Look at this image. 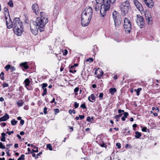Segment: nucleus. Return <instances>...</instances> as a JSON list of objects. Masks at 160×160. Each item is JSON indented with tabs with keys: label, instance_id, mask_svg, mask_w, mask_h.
I'll use <instances>...</instances> for the list:
<instances>
[{
	"label": "nucleus",
	"instance_id": "f257e3e1",
	"mask_svg": "<svg viewBox=\"0 0 160 160\" xmlns=\"http://www.w3.org/2000/svg\"><path fill=\"white\" fill-rule=\"evenodd\" d=\"M40 17H38L35 21L32 20L30 21V27L32 32L34 35L36 33H34V31H38L39 30L40 32L44 31V27L48 22V15L43 12L40 13Z\"/></svg>",
	"mask_w": 160,
	"mask_h": 160
},
{
	"label": "nucleus",
	"instance_id": "f03ea898",
	"mask_svg": "<svg viewBox=\"0 0 160 160\" xmlns=\"http://www.w3.org/2000/svg\"><path fill=\"white\" fill-rule=\"evenodd\" d=\"M22 22L19 18H16L13 20V27L14 33L18 36H20L22 34L23 27Z\"/></svg>",
	"mask_w": 160,
	"mask_h": 160
},
{
	"label": "nucleus",
	"instance_id": "7ed1b4c3",
	"mask_svg": "<svg viewBox=\"0 0 160 160\" xmlns=\"http://www.w3.org/2000/svg\"><path fill=\"white\" fill-rule=\"evenodd\" d=\"M106 3L101 5V15L102 17H104L106 15L107 11H108L110 8V3H114L116 0H105Z\"/></svg>",
	"mask_w": 160,
	"mask_h": 160
},
{
	"label": "nucleus",
	"instance_id": "20e7f679",
	"mask_svg": "<svg viewBox=\"0 0 160 160\" xmlns=\"http://www.w3.org/2000/svg\"><path fill=\"white\" fill-rule=\"evenodd\" d=\"M130 9L129 2L126 1L121 4L120 6V9L121 13L122 16H125L128 14L129 10Z\"/></svg>",
	"mask_w": 160,
	"mask_h": 160
},
{
	"label": "nucleus",
	"instance_id": "39448f33",
	"mask_svg": "<svg viewBox=\"0 0 160 160\" xmlns=\"http://www.w3.org/2000/svg\"><path fill=\"white\" fill-rule=\"evenodd\" d=\"M112 16L115 27H118L121 24L122 21L120 14L118 12L115 11L113 12Z\"/></svg>",
	"mask_w": 160,
	"mask_h": 160
},
{
	"label": "nucleus",
	"instance_id": "423d86ee",
	"mask_svg": "<svg viewBox=\"0 0 160 160\" xmlns=\"http://www.w3.org/2000/svg\"><path fill=\"white\" fill-rule=\"evenodd\" d=\"M93 11L92 8L90 7H86L82 12L81 16L83 18L91 19Z\"/></svg>",
	"mask_w": 160,
	"mask_h": 160
},
{
	"label": "nucleus",
	"instance_id": "0eeeda50",
	"mask_svg": "<svg viewBox=\"0 0 160 160\" xmlns=\"http://www.w3.org/2000/svg\"><path fill=\"white\" fill-rule=\"evenodd\" d=\"M125 31L127 33H129L131 29V23L130 20L127 18H125L123 25Z\"/></svg>",
	"mask_w": 160,
	"mask_h": 160
},
{
	"label": "nucleus",
	"instance_id": "6e6552de",
	"mask_svg": "<svg viewBox=\"0 0 160 160\" xmlns=\"http://www.w3.org/2000/svg\"><path fill=\"white\" fill-rule=\"evenodd\" d=\"M136 16V22L140 28H143L144 25L143 17L139 14H137Z\"/></svg>",
	"mask_w": 160,
	"mask_h": 160
},
{
	"label": "nucleus",
	"instance_id": "1a4fd4ad",
	"mask_svg": "<svg viewBox=\"0 0 160 160\" xmlns=\"http://www.w3.org/2000/svg\"><path fill=\"white\" fill-rule=\"evenodd\" d=\"M6 23L8 28L10 29L13 27V21L12 22L10 17H6Z\"/></svg>",
	"mask_w": 160,
	"mask_h": 160
},
{
	"label": "nucleus",
	"instance_id": "9d476101",
	"mask_svg": "<svg viewBox=\"0 0 160 160\" xmlns=\"http://www.w3.org/2000/svg\"><path fill=\"white\" fill-rule=\"evenodd\" d=\"M32 9L33 12L37 15L39 13V8L38 4L35 3H33L32 6Z\"/></svg>",
	"mask_w": 160,
	"mask_h": 160
},
{
	"label": "nucleus",
	"instance_id": "9b49d317",
	"mask_svg": "<svg viewBox=\"0 0 160 160\" xmlns=\"http://www.w3.org/2000/svg\"><path fill=\"white\" fill-rule=\"evenodd\" d=\"M134 3L138 9L142 13L143 11V8L141 3L137 0H134Z\"/></svg>",
	"mask_w": 160,
	"mask_h": 160
},
{
	"label": "nucleus",
	"instance_id": "f8f14e48",
	"mask_svg": "<svg viewBox=\"0 0 160 160\" xmlns=\"http://www.w3.org/2000/svg\"><path fill=\"white\" fill-rule=\"evenodd\" d=\"M93 3V8L96 11H98L100 9V6H101L100 9V12L101 13V5L103 4L101 3H98L97 2H92Z\"/></svg>",
	"mask_w": 160,
	"mask_h": 160
},
{
	"label": "nucleus",
	"instance_id": "ddd939ff",
	"mask_svg": "<svg viewBox=\"0 0 160 160\" xmlns=\"http://www.w3.org/2000/svg\"><path fill=\"white\" fill-rule=\"evenodd\" d=\"M91 19L83 18L82 19V16H81V24L82 26L86 27L87 26L89 23Z\"/></svg>",
	"mask_w": 160,
	"mask_h": 160
},
{
	"label": "nucleus",
	"instance_id": "4468645a",
	"mask_svg": "<svg viewBox=\"0 0 160 160\" xmlns=\"http://www.w3.org/2000/svg\"><path fill=\"white\" fill-rule=\"evenodd\" d=\"M30 83V81L28 78H26L25 79L24 82V84L25 87L28 90H32L31 87L29 86Z\"/></svg>",
	"mask_w": 160,
	"mask_h": 160
},
{
	"label": "nucleus",
	"instance_id": "2eb2a0df",
	"mask_svg": "<svg viewBox=\"0 0 160 160\" xmlns=\"http://www.w3.org/2000/svg\"><path fill=\"white\" fill-rule=\"evenodd\" d=\"M146 5L149 8H152L154 5V2L152 0H144Z\"/></svg>",
	"mask_w": 160,
	"mask_h": 160
},
{
	"label": "nucleus",
	"instance_id": "dca6fc26",
	"mask_svg": "<svg viewBox=\"0 0 160 160\" xmlns=\"http://www.w3.org/2000/svg\"><path fill=\"white\" fill-rule=\"evenodd\" d=\"M145 15L146 16V19L147 20V22H148L149 24H151L152 23V17L151 16L150 14L149 15L148 13L147 14V13H145Z\"/></svg>",
	"mask_w": 160,
	"mask_h": 160
},
{
	"label": "nucleus",
	"instance_id": "f3484780",
	"mask_svg": "<svg viewBox=\"0 0 160 160\" xmlns=\"http://www.w3.org/2000/svg\"><path fill=\"white\" fill-rule=\"evenodd\" d=\"M9 118V116L6 113L3 116L0 118V122L6 121Z\"/></svg>",
	"mask_w": 160,
	"mask_h": 160
},
{
	"label": "nucleus",
	"instance_id": "a211bd4d",
	"mask_svg": "<svg viewBox=\"0 0 160 160\" xmlns=\"http://www.w3.org/2000/svg\"><path fill=\"white\" fill-rule=\"evenodd\" d=\"M88 100L90 102H93L96 100V97L94 94H92L88 97Z\"/></svg>",
	"mask_w": 160,
	"mask_h": 160
},
{
	"label": "nucleus",
	"instance_id": "6ab92c4d",
	"mask_svg": "<svg viewBox=\"0 0 160 160\" xmlns=\"http://www.w3.org/2000/svg\"><path fill=\"white\" fill-rule=\"evenodd\" d=\"M4 11L5 18H6V17H10V16L8 8L7 7H5L4 8Z\"/></svg>",
	"mask_w": 160,
	"mask_h": 160
},
{
	"label": "nucleus",
	"instance_id": "aec40b11",
	"mask_svg": "<svg viewBox=\"0 0 160 160\" xmlns=\"http://www.w3.org/2000/svg\"><path fill=\"white\" fill-rule=\"evenodd\" d=\"M28 62H25L23 63H21L19 65L21 67H23L25 69H28L29 68V66L27 65Z\"/></svg>",
	"mask_w": 160,
	"mask_h": 160
},
{
	"label": "nucleus",
	"instance_id": "412c9836",
	"mask_svg": "<svg viewBox=\"0 0 160 160\" xmlns=\"http://www.w3.org/2000/svg\"><path fill=\"white\" fill-rule=\"evenodd\" d=\"M117 91V89L115 88H110L109 90V92L111 95H113L114 93Z\"/></svg>",
	"mask_w": 160,
	"mask_h": 160
},
{
	"label": "nucleus",
	"instance_id": "4be33fe9",
	"mask_svg": "<svg viewBox=\"0 0 160 160\" xmlns=\"http://www.w3.org/2000/svg\"><path fill=\"white\" fill-rule=\"evenodd\" d=\"M59 13V11L58 8L57 7H55L54 9L53 10V14L55 15V16H57Z\"/></svg>",
	"mask_w": 160,
	"mask_h": 160
},
{
	"label": "nucleus",
	"instance_id": "5701e85b",
	"mask_svg": "<svg viewBox=\"0 0 160 160\" xmlns=\"http://www.w3.org/2000/svg\"><path fill=\"white\" fill-rule=\"evenodd\" d=\"M135 137L136 138H139L142 135L141 133L138 132V131H136L135 132Z\"/></svg>",
	"mask_w": 160,
	"mask_h": 160
},
{
	"label": "nucleus",
	"instance_id": "b1692460",
	"mask_svg": "<svg viewBox=\"0 0 160 160\" xmlns=\"http://www.w3.org/2000/svg\"><path fill=\"white\" fill-rule=\"evenodd\" d=\"M96 2L98 3H101V4H104L106 3V1L105 0H95Z\"/></svg>",
	"mask_w": 160,
	"mask_h": 160
},
{
	"label": "nucleus",
	"instance_id": "393cba45",
	"mask_svg": "<svg viewBox=\"0 0 160 160\" xmlns=\"http://www.w3.org/2000/svg\"><path fill=\"white\" fill-rule=\"evenodd\" d=\"M23 103V102H22V100H19L17 102V106L20 107L22 106Z\"/></svg>",
	"mask_w": 160,
	"mask_h": 160
},
{
	"label": "nucleus",
	"instance_id": "a878e982",
	"mask_svg": "<svg viewBox=\"0 0 160 160\" xmlns=\"http://www.w3.org/2000/svg\"><path fill=\"white\" fill-rule=\"evenodd\" d=\"M31 146L34 149H36V150L32 149V151L33 152H38V148L36 147L35 146H34L32 144H31Z\"/></svg>",
	"mask_w": 160,
	"mask_h": 160
},
{
	"label": "nucleus",
	"instance_id": "bb28decb",
	"mask_svg": "<svg viewBox=\"0 0 160 160\" xmlns=\"http://www.w3.org/2000/svg\"><path fill=\"white\" fill-rule=\"evenodd\" d=\"M141 90L142 88H138L137 89H135L134 91L136 92L137 95L138 96L140 94L139 92L140 91H141Z\"/></svg>",
	"mask_w": 160,
	"mask_h": 160
},
{
	"label": "nucleus",
	"instance_id": "cd10ccee",
	"mask_svg": "<svg viewBox=\"0 0 160 160\" xmlns=\"http://www.w3.org/2000/svg\"><path fill=\"white\" fill-rule=\"evenodd\" d=\"M18 121H17L15 120L14 119H13L11 121V124L12 125L14 126L17 123Z\"/></svg>",
	"mask_w": 160,
	"mask_h": 160
},
{
	"label": "nucleus",
	"instance_id": "c85d7f7f",
	"mask_svg": "<svg viewBox=\"0 0 160 160\" xmlns=\"http://www.w3.org/2000/svg\"><path fill=\"white\" fill-rule=\"evenodd\" d=\"M24 157L25 155L24 154H22L20 157L18 158V160H24Z\"/></svg>",
	"mask_w": 160,
	"mask_h": 160
},
{
	"label": "nucleus",
	"instance_id": "c756f323",
	"mask_svg": "<svg viewBox=\"0 0 160 160\" xmlns=\"http://www.w3.org/2000/svg\"><path fill=\"white\" fill-rule=\"evenodd\" d=\"M8 5L10 7H12L13 6V4L12 2V0H10L8 3Z\"/></svg>",
	"mask_w": 160,
	"mask_h": 160
},
{
	"label": "nucleus",
	"instance_id": "7c9ffc66",
	"mask_svg": "<svg viewBox=\"0 0 160 160\" xmlns=\"http://www.w3.org/2000/svg\"><path fill=\"white\" fill-rule=\"evenodd\" d=\"M11 68V66L9 64H8L5 67V68L6 69V70L8 71L9 69Z\"/></svg>",
	"mask_w": 160,
	"mask_h": 160
},
{
	"label": "nucleus",
	"instance_id": "2f4dec72",
	"mask_svg": "<svg viewBox=\"0 0 160 160\" xmlns=\"http://www.w3.org/2000/svg\"><path fill=\"white\" fill-rule=\"evenodd\" d=\"M41 85L42 86V88L43 90L48 86V84L46 83H43Z\"/></svg>",
	"mask_w": 160,
	"mask_h": 160
},
{
	"label": "nucleus",
	"instance_id": "473e14b6",
	"mask_svg": "<svg viewBox=\"0 0 160 160\" xmlns=\"http://www.w3.org/2000/svg\"><path fill=\"white\" fill-rule=\"evenodd\" d=\"M47 148H48L50 150H52V146L50 144H47Z\"/></svg>",
	"mask_w": 160,
	"mask_h": 160
},
{
	"label": "nucleus",
	"instance_id": "72a5a7b5",
	"mask_svg": "<svg viewBox=\"0 0 160 160\" xmlns=\"http://www.w3.org/2000/svg\"><path fill=\"white\" fill-rule=\"evenodd\" d=\"M43 90V92L42 94V95L43 96H44L45 95H46L47 93V90L46 88H44Z\"/></svg>",
	"mask_w": 160,
	"mask_h": 160
},
{
	"label": "nucleus",
	"instance_id": "f704fd0d",
	"mask_svg": "<svg viewBox=\"0 0 160 160\" xmlns=\"http://www.w3.org/2000/svg\"><path fill=\"white\" fill-rule=\"evenodd\" d=\"M69 112L70 114H71L72 113H73V114H75L76 113V112L74 110L70 109L69 111Z\"/></svg>",
	"mask_w": 160,
	"mask_h": 160
},
{
	"label": "nucleus",
	"instance_id": "c9c22d12",
	"mask_svg": "<svg viewBox=\"0 0 160 160\" xmlns=\"http://www.w3.org/2000/svg\"><path fill=\"white\" fill-rule=\"evenodd\" d=\"M0 148L2 149H5V146L3 145L2 143L1 142H0Z\"/></svg>",
	"mask_w": 160,
	"mask_h": 160
},
{
	"label": "nucleus",
	"instance_id": "e433bc0d",
	"mask_svg": "<svg viewBox=\"0 0 160 160\" xmlns=\"http://www.w3.org/2000/svg\"><path fill=\"white\" fill-rule=\"evenodd\" d=\"M54 114L56 115L59 112V110L58 108H55L54 109Z\"/></svg>",
	"mask_w": 160,
	"mask_h": 160
},
{
	"label": "nucleus",
	"instance_id": "4c0bfd02",
	"mask_svg": "<svg viewBox=\"0 0 160 160\" xmlns=\"http://www.w3.org/2000/svg\"><path fill=\"white\" fill-rule=\"evenodd\" d=\"M2 85L3 88H4L5 87H8V83H7L4 82L2 84Z\"/></svg>",
	"mask_w": 160,
	"mask_h": 160
},
{
	"label": "nucleus",
	"instance_id": "58836bf2",
	"mask_svg": "<svg viewBox=\"0 0 160 160\" xmlns=\"http://www.w3.org/2000/svg\"><path fill=\"white\" fill-rule=\"evenodd\" d=\"M80 107L83 109L86 108V107L85 103H83L81 105Z\"/></svg>",
	"mask_w": 160,
	"mask_h": 160
},
{
	"label": "nucleus",
	"instance_id": "ea45409f",
	"mask_svg": "<svg viewBox=\"0 0 160 160\" xmlns=\"http://www.w3.org/2000/svg\"><path fill=\"white\" fill-rule=\"evenodd\" d=\"M48 108L45 107L43 109V113L44 114H47V110Z\"/></svg>",
	"mask_w": 160,
	"mask_h": 160
},
{
	"label": "nucleus",
	"instance_id": "a19ab883",
	"mask_svg": "<svg viewBox=\"0 0 160 160\" xmlns=\"http://www.w3.org/2000/svg\"><path fill=\"white\" fill-rule=\"evenodd\" d=\"M102 147H105L106 148L107 146L106 145V144L104 143V142H103L102 143H101L99 144Z\"/></svg>",
	"mask_w": 160,
	"mask_h": 160
},
{
	"label": "nucleus",
	"instance_id": "79ce46f5",
	"mask_svg": "<svg viewBox=\"0 0 160 160\" xmlns=\"http://www.w3.org/2000/svg\"><path fill=\"white\" fill-rule=\"evenodd\" d=\"M69 71L70 72L74 73L76 72V70L75 69L73 70V69H70Z\"/></svg>",
	"mask_w": 160,
	"mask_h": 160
},
{
	"label": "nucleus",
	"instance_id": "37998d69",
	"mask_svg": "<svg viewBox=\"0 0 160 160\" xmlns=\"http://www.w3.org/2000/svg\"><path fill=\"white\" fill-rule=\"evenodd\" d=\"M74 106L75 108H78L79 106V103H77V102H75Z\"/></svg>",
	"mask_w": 160,
	"mask_h": 160
},
{
	"label": "nucleus",
	"instance_id": "c03bdc74",
	"mask_svg": "<svg viewBox=\"0 0 160 160\" xmlns=\"http://www.w3.org/2000/svg\"><path fill=\"white\" fill-rule=\"evenodd\" d=\"M123 114L124 115L123 117L126 118H127L128 115V113L127 112H124V113H123Z\"/></svg>",
	"mask_w": 160,
	"mask_h": 160
},
{
	"label": "nucleus",
	"instance_id": "a18cd8bd",
	"mask_svg": "<svg viewBox=\"0 0 160 160\" xmlns=\"http://www.w3.org/2000/svg\"><path fill=\"white\" fill-rule=\"evenodd\" d=\"M116 146L118 148H121V144L120 143L117 142L116 143Z\"/></svg>",
	"mask_w": 160,
	"mask_h": 160
},
{
	"label": "nucleus",
	"instance_id": "49530a36",
	"mask_svg": "<svg viewBox=\"0 0 160 160\" xmlns=\"http://www.w3.org/2000/svg\"><path fill=\"white\" fill-rule=\"evenodd\" d=\"M89 60H90V62H92L93 61V59L92 58H90L86 59V61L87 62H88L89 61Z\"/></svg>",
	"mask_w": 160,
	"mask_h": 160
},
{
	"label": "nucleus",
	"instance_id": "de8ad7c7",
	"mask_svg": "<svg viewBox=\"0 0 160 160\" xmlns=\"http://www.w3.org/2000/svg\"><path fill=\"white\" fill-rule=\"evenodd\" d=\"M103 74V72H101L100 74H98V75H97V77L98 78H100L102 76Z\"/></svg>",
	"mask_w": 160,
	"mask_h": 160
},
{
	"label": "nucleus",
	"instance_id": "09e8293b",
	"mask_svg": "<svg viewBox=\"0 0 160 160\" xmlns=\"http://www.w3.org/2000/svg\"><path fill=\"white\" fill-rule=\"evenodd\" d=\"M6 134L4 132H2L1 133V137L2 138H5Z\"/></svg>",
	"mask_w": 160,
	"mask_h": 160
},
{
	"label": "nucleus",
	"instance_id": "8fccbe9b",
	"mask_svg": "<svg viewBox=\"0 0 160 160\" xmlns=\"http://www.w3.org/2000/svg\"><path fill=\"white\" fill-rule=\"evenodd\" d=\"M114 118L116 120V121L117 122H118L119 120V118H120L117 117L116 115L114 117Z\"/></svg>",
	"mask_w": 160,
	"mask_h": 160
},
{
	"label": "nucleus",
	"instance_id": "3c124183",
	"mask_svg": "<svg viewBox=\"0 0 160 160\" xmlns=\"http://www.w3.org/2000/svg\"><path fill=\"white\" fill-rule=\"evenodd\" d=\"M79 90V88L78 87H76L74 89V92H77Z\"/></svg>",
	"mask_w": 160,
	"mask_h": 160
},
{
	"label": "nucleus",
	"instance_id": "603ef678",
	"mask_svg": "<svg viewBox=\"0 0 160 160\" xmlns=\"http://www.w3.org/2000/svg\"><path fill=\"white\" fill-rule=\"evenodd\" d=\"M147 128L146 127H144L142 128V130L143 132H146Z\"/></svg>",
	"mask_w": 160,
	"mask_h": 160
},
{
	"label": "nucleus",
	"instance_id": "864d4df0",
	"mask_svg": "<svg viewBox=\"0 0 160 160\" xmlns=\"http://www.w3.org/2000/svg\"><path fill=\"white\" fill-rule=\"evenodd\" d=\"M103 93H100L99 94V97L101 99H102V98L103 96Z\"/></svg>",
	"mask_w": 160,
	"mask_h": 160
},
{
	"label": "nucleus",
	"instance_id": "5fc2aeb1",
	"mask_svg": "<svg viewBox=\"0 0 160 160\" xmlns=\"http://www.w3.org/2000/svg\"><path fill=\"white\" fill-rule=\"evenodd\" d=\"M128 147H129V148H132V146L130 145H129L128 144H127L125 146V148H128Z\"/></svg>",
	"mask_w": 160,
	"mask_h": 160
},
{
	"label": "nucleus",
	"instance_id": "6e6d98bb",
	"mask_svg": "<svg viewBox=\"0 0 160 160\" xmlns=\"http://www.w3.org/2000/svg\"><path fill=\"white\" fill-rule=\"evenodd\" d=\"M50 103H52L53 102H54L55 104H56V102H55V99L54 98H53L52 100L50 102Z\"/></svg>",
	"mask_w": 160,
	"mask_h": 160
},
{
	"label": "nucleus",
	"instance_id": "4d7b16f0",
	"mask_svg": "<svg viewBox=\"0 0 160 160\" xmlns=\"http://www.w3.org/2000/svg\"><path fill=\"white\" fill-rule=\"evenodd\" d=\"M14 133V131H8L6 132V133H8V135H10L12 133Z\"/></svg>",
	"mask_w": 160,
	"mask_h": 160
},
{
	"label": "nucleus",
	"instance_id": "13d9d810",
	"mask_svg": "<svg viewBox=\"0 0 160 160\" xmlns=\"http://www.w3.org/2000/svg\"><path fill=\"white\" fill-rule=\"evenodd\" d=\"M24 123V121L23 119H21L20 121V124L21 125H23Z\"/></svg>",
	"mask_w": 160,
	"mask_h": 160
},
{
	"label": "nucleus",
	"instance_id": "bf43d9fd",
	"mask_svg": "<svg viewBox=\"0 0 160 160\" xmlns=\"http://www.w3.org/2000/svg\"><path fill=\"white\" fill-rule=\"evenodd\" d=\"M79 117L80 119L82 120L84 118V116L83 115H79Z\"/></svg>",
	"mask_w": 160,
	"mask_h": 160
},
{
	"label": "nucleus",
	"instance_id": "052dcab7",
	"mask_svg": "<svg viewBox=\"0 0 160 160\" xmlns=\"http://www.w3.org/2000/svg\"><path fill=\"white\" fill-rule=\"evenodd\" d=\"M87 120L89 122H91V119L90 117H87Z\"/></svg>",
	"mask_w": 160,
	"mask_h": 160
},
{
	"label": "nucleus",
	"instance_id": "680f3d73",
	"mask_svg": "<svg viewBox=\"0 0 160 160\" xmlns=\"http://www.w3.org/2000/svg\"><path fill=\"white\" fill-rule=\"evenodd\" d=\"M42 154V152H39L37 154V157H35V159H36L38 158V156H40V155H41V154Z\"/></svg>",
	"mask_w": 160,
	"mask_h": 160
},
{
	"label": "nucleus",
	"instance_id": "e2e57ef3",
	"mask_svg": "<svg viewBox=\"0 0 160 160\" xmlns=\"http://www.w3.org/2000/svg\"><path fill=\"white\" fill-rule=\"evenodd\" d=\"M159 110V108L158 107H156V109H155V111L156 112H158Z\"/></svg>",
	"mask_w": 160,
	"mask_h": 160
},
{
	"label": "nucleus",
	"instance_id": "0e129e2a",
	"mask_svg": "<svg viewBox=\"0 0 160 160\" xmlns=\"http://www.w3.org/2000/svg\"><path fill=\"white\" fill-rule=\"evenodd\" d=\"M117 117H118L119 118H120L121 117H122V113H119V115H116Z\"/></svg>",
	"mask_w": 160,
	"mask_h": 160
},
{
	"label": "nucleus",
	"instance_id": "69168bd1",
	"mask_svg": "<svg viewBox=\"0 0 160 160\" xmlns=\"http://www.w3.org/2000/svg\"><path fill=\"white\" fill-rule=\"evenodd\" d=\"M11 72L14 71L15 70V68L14 67H12L11 68Z\"/></svg>",
	"mask_w": 160,
	"mask_h": 160
},
{
	"label": "nucleus",
	"instance_id": "338daca9",
	"mask_svg": "<svg viewBox=\"0 0 160 160\" xmlns=\"http://www.w3.org/2000/svg\"><path fill=\"white\" fill-rule=\"evenodd\" d=\"M137 127V125L136 124H134L133 125L132 127L133 128V130H135L134 129V128H136Z\"/></svg>",
	"mask_w": 160,
	"mask_h": 160
},
{
	"label": "nucleus",
	"instance_id": "774afa93",
	"mask_svg": "<svg viewBox=\"0 0 160 160\" xmlns=\"http://www.w3.org/2000/svg\"><path fill=\"white\" fill-rule=\"evenodd\" d=\"M24 134V132L23 131H21L20 133V134L21 135H23Z\"/></svg>",
	"mask_w": 160,
	"mask_h": 160
}]
</instances>
